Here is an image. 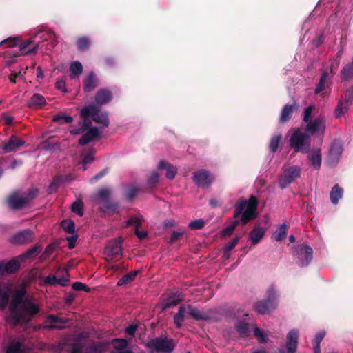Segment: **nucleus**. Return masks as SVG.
I'll return each mask as SVG.
<instances>
[{
    "instance_id": "27",
    "label": "nucleus",
    "mask_w": 353,
    "mask_h": 353,
    "mask_svg": "<svg viewBox=\"0 0 353 353\" xmlns=\"http://www.w3.org/2000/svg\"><path fill=\"white\" fill-rule=\"evenodd\" d=\"M98 85V79L93 72H90L83 79V90L89 92Z\"/></svg>"
},
{
    "instance_id": "15",
    "label": "nucleus",
    "mask_w": 353,
    "mask_h": 353,
    "mask_svg": "<svg viewBox=\"0 0 353 353\" xmlns=\"http://www.w3.org/2000/svg\"><path fill=\"white\" fill-rule=\"evenodd\" d=\"M34 194V193L32 192L24 194H12L8 197V203L13 209L23 208L29 203Z\"/></svg>"
},
{
    "instance_id": "35",
    "label": "nucleus",
    "mask_w": 353,
    "mask_h": 353,
    "mask_svg": "<svg viewBox=\"0 0 353 353\" xmlns=\"http://www.w3.org/2000/svg\"><path fill=\"white\" fill-rule=\"evenodd\" d=\"M296 108L297 105L296 103L285 105L281 111L280 121L284 123L289 121L292 117L294 110Z\"/></svg>"
},
{
    "instance_id": "2",
    "label": "nucleus",
    "mask_w": 353,
    "mask_h": 353,
    "mask_svg": "<svg viewBox=\"0 0 353 353\" xmlns=\"http://www.w3.org/2000/svg\"><path fill=\"white\" fill-rule=\"evenodd\" d=\"M316 110V107L314 105H310L304 109L303 112V122L305 123L304 130L310 137L316 136L322 141L326 129V119L321 114L313 117Z\"/></svg>"
},
{
    "instance_id": "8",
    "label": "nucleus",
    "mask_w": 353,
    "mask_h": 353,
    "mask_svg": "<svg viewBox=\"0 0 353 353\" xmlns=\"http://www.w3.org/2000/svg\"><path fill=\"white\" fill-rule=\"evenodd\" d=\"M301 168L299 165H290L283 168V172L279 179V185L281 189L285 188L288 185L294 182L301 176Z\"/></svg>"
},
{
    "instance_id": "51",
    "label": "nucleus",
    "mask_w": 353,
    "mask_h": 353,
    "mask_svg": "<svg viewBox=\"0 0 353 353\" xmlns=\"http://www.w3.org/2000/svg\"><path fill=\"white\" fill-rule=\"evenodd\" d=\"M71 209L73 212L79 216H82L83 214V203L80 200L75 201L71 205Z\"/></svg>"
},
{
    "instance_id": "39",
    "label": "nucleus",
    "mask_w": 353,
    "mask_h": 353,
    "mask_svg": "<svg viewBox=\"0 0 353 353\" xmlns=\"http://www.w3.org/2000/svg\"><path fill=\"white\" fill-rule=\"evenodd\" d=\"M110 190L107 188H103L97 192L95 194V200L102 206L109 201L110 196Z\"/></svg>"
},
{
    "instance_id": "5",
    "label": "nucleus",
    "mask_w": 353,
    "mask_h": 353,
    "mask_svg": "<svg viewBox=\"0 0 353 353\" xmlns=\"http://www.w3.org/2000/svg\"><path fill=\"white\" fill-rule=\"evenodd\" d=\"M53 36L54 32L52 30L47 29L43 26H39L34 30L30 39L24 41L19 44V50L21 52V54L23 55L34 54L39 47V44H37L33 48L29 49L27 52H25L26 48L34 41V39L39 37L42 41H44Z\"/></svg>"
},
{
    "instance_id": "46",
    "label": "nucleus",
    "mask_w": 353,
    "mask_h": 353,
    "mask_svg": "<svg viewBox=\"0 0 353 353\" xmlns=\"http://www.w3.org/2000/svg\"><path fill=\"white\" fill-rule=\"evenodd\" d=\"M138 272H139V271L134 270V271H132L131 272L124 275L123 277H121L119 280L117 285L121 286V285H125L127 283L132 282L135 279Z\"/></svg>"
},
{
    "instance_id": "62",
    "label": "nucleus",
    "mask_w": 353,
    "mask_h": 353,
    "mask_svg": "<svg viewBox=\"0 0 353 353\" xmlns=\"http://www.w3.org/2000/svg\"><path fill=\"white\" fill-rule=\"evenodd\" d=\"M183 235V232H177V231L174 232L171 236L169 243L173 244L176 241L180 239Z\"/></svg>"
},
{
    "instance_id": "25",
    "label": "nucleus",
    "mask_w": 353,
    "mask_h": 353,
    "mask_svg": "<svg viewBox=\"0 0 353 353\" xmlns=\"http://www.w3.org/2000/svg\"><path fill=\"white\" fill-rule=\"evenodd\" d=\"M266 294V300L270 303V305L272 304L276 307L280 296L277 287L274 284L269 285L267 288Z\"/></svg>"
},
{
    "instance_id": "38",
    "label": "nucleus",
    "mask_w": 353,
    "mask_h": 353,
    "mask_svg": "<svg viewBox=\"0 0 353 353\" xmlns=\"http://www.w3.org/2000/svg\"><path fill=\"white\" fill-rule=\"evenodd\" d=\"M69 72V75L71 79L79 77L83 72L81 63L78 61H72L70 65Z\"/></svg>"
},
{
    "instance_id": "13",
    "label": "nucleus",
    "mask_w": 353,
    "mask_h": 353,
    "mask_svg": "<svg viewBox=\"0 0 353 353\" xmlns=\"http://www.w3.org/2000/svg\"><path fill=\"white\" fill-rule=\"evenodd\" d=\"M105 259L108 261L117 260L122 255L121 240L117 239L110 241L104 250Z\"/></svg>"
},
{
    "instance_id": "53",
    "label": "nucleus",
    "mask_w": 353,
    "mask_h": 353,
    "mask_svg": "<svg viewBox=\"0 0 353 353\" xmlns=\"http://www.w3.org/2000/svg\"><path fill=\"white\" fill-rule=\"evenodd\" d=\"M19 37H9L6 39L0 42V46L3 44H6L9 48H13L17 46L19 44Z\"/></svg>"
},
{
    "instance_id": "11",
    "label": "nucleus",
    "mask_w": 353,
    "mask_h": 353,
    "mask_svg": "<svg viewBox=\"0 0 353 353\" xmlns=\"http://www.w3.org/2000/svg\"><path fill=\"white\" fill-rule=\"evenodd\" d=\"M107 344L97 341L88 346H84L79 342L72 343L70 353H102L105 351Z\"/></svg>"
},
{
    "instance_id": "63",
    "label": "nucleus",
    "mask_w": 353,
    "mask_h": 353,
    "mask_svg": "<svg viewBox=\"0 0 353 353\" xmlns=\"http://www.w3.org/2000/svg\"><path fill=\"white\" fill-rule=\"evenodd\" d=\"M239 239L240 237H235L225 245V248L227 249V250L228 251H231L236 245V244L239 241Z\"/></svg>"
},
{
    "instance_id": "18",
    "label": "nucleus",
    "mask_w": 353,
    "mask_h": 353,
    "mask_svg": "<svg viewBox=\"0 0 353 353\" xmlns=\"http://www.w3.org/2000/svg\"><path fill=\"white\" fill-rule=\"evenodd\" d=\"M331 84L332 77L327 72H323L316 87L315 93L325 97L330 92Z\"/></svg>"
},
{
    "instance_id": "16",
    "label": "nucleus",
    "mask_w": 353,
    "mask_h": 353,
    "mask_svg": "<svg viewBox=\"0 0 353 353\" xmlns=\"http://www.w3.org/2000/svg\"><path fill=\"white\" fill-rule=\"evenodd\" d=\"M34 238V233L30 230H23L14 234L10 238L9 241L14 245H23L33 241Z\"/></svg>"
},
{
    "instance_id": "48",
    "label": "nucleus",
    "mask_w": 353,
    "mask_h": 353,
    "mask_svg": "<svg viewBox=\"0 0 353 353\" xmlns=\"http://www.w3.org/2000/svg\"><path fill=\"white\" fill-rule=\"evenodd\" d=\"M341 77L343 80L347 81L353 77V66L347 64L343 67L341 72Z\"/></svg>"
},
{
    "instance_id": "42",
    "label": "nucleus",
    "mask_w": 353,
    "mask_h": 353,
    "mask_svg": "<svg viewBox=\"0 0 353 353\" xmlns=\"http://www.w3.org/2000/svg\"><path fill=\"white\" fill-rule=\"evenodd\" d=\"M325 336V330H320L318 332L312 341L314 353H321L320 344Z\"/></svg>"
},
{
    "instance_id": "3",
    "label": "nucleus",
    "mask_w": 353,
    "mask_h": 353,
    "mask_svg": "<svg viewBox=\"0 0 353 353\" xmlns=\"http://www.w3.org/2000/svg\"><path fill=\"white\" fill-rule=\"evenodd\" d=\"M257 206L258 201L254 196H251L248 201L241 197L236 203L234 216L238 218L241 216V221L245 224L256 217Z\"/></svg>"
},
{
    "instance_id": "22",
    "label": "nucleus",
    "mask_w": 353,
    "mask_h": 353,
    "mask_svg": "<svg viewBox=\"0 0 353 353\" xmlns=\"http://www.w3.org/2000/svg\"><path fill=\"white\" fill-rule=\"evenodd\" d=\"M307 154V160L310 165L314 170H319L322 162V155L320 149L310 150Z\"/></svg>"
},
{
    "instance_id": "37",
    "label": "nucleus",
    "mask_w": 353,
    "mask_h": 353,
    "mask_svg": "<svg viewBox=\"0 0 353 353\" xmlns=\"http://www.w3.org/2000/svg\"><path fill=\"white\" fill-rule=\"evenodd\" d=\"M350 105L343 100V98H341L334 112L335 118L338 119L344 115L350 109Z\"/></svg>"
},
{
    "instance_id": "7",
    "label": "nucleus",
    "mask_w": 353,
    "mask_h": 353,
    "mask_svg": "<svg viewBox=\"0 0 353 353\" xmlns=\"http://www.w3.org/2000/svg\"><path fill=\"white\" fill-rule=\"evenodd\" d=\"M81 116L85 119L92 117V120L103 127L109 125V119L106 112H101L95 104H90L81 108L80 111Z\"/></svg>"
},
{
    "instance_id": "36",
    "label": "nucleus",
    "mask_w": 353,
    "mask_h": 353,
    "mask_svg": "<svg viewBox=\"0 0 353 353\" xmlns=\"http://www.w3.org/2000/svg\"><path fill=\"white\" fill-rule=\"evenodd\" d=\"M183 300V294L176 292L171 294L164 302V307H174Z\"/></svg>"
},
{
    "instance_id": "59",
    "label": "nucleus",
    "mask_w": 353,
    "mask_h": 353,
    "mask_svg": "<svg viewBox=\"0 0 353 353\" xmlns=\"http://www.w3.org/2000/svg\"><path fill=\"white\" fill-rule=\"evenodd\" d=\"M47 322L50 324L65 323L66 319L59 318L54 315H49L47 316Z\"/></svg>"
},
{
    "instance_id": "21",
    "label": "nucleus",
    "mask_w": 353,
    "mask_h": 353,
    "mask_svg": "<svg viewBox=\"0 0 353 353\" xmlns=\"http://www.w3.org/2000/svg\"><path fill=\"white\" fill-rule=\"evenodd\" d=\"M10 285L6 282H0V309L4 310L9 301Z\"/></svg>"
},
{
    "instance_id": "40",
    "label": "nucleus",
    "mask_w": 353,
    "mask_h": 353,
    "mask_svg": "<svg viewBox=\"0 0 353 353\" xmlns=\"http://www.w3.org/2000/svg\"><path fill=\"white\" fill-rule=\"evenodd\" d=\"M253 334L260 343L266 344L269 341L268 334L256 325L253 327Z\"/></svg>"
},
{
    "instance_id": "29",
    "label": "nucleus",
    "mask_w": 353,
    "mask_h": 353,
    "mask_svg": "<svg viewBox=\"0 0 353 353\" xmlns=\"http://www.w3.org/2000/svg\"><path fill=\"white\" fill-rule=\"evenodd\" d=\"M186 314L196 320H207L210 317V315L208 312L199 310L191 305H188L186 308Z\"/></svg>"
},
{
    "instance_id": "58",
    "label": "nucleus",
    "mask_w": 353,
    "mask_h": 353,
    "mask_svg": "<svg viewBox=\"0 0 353 353\" xmlns=\"http://www.w3.org/2000/svg\"><path fill=\"white\" fill-rule=\"evenodd\" d=\"M341 98H343V100L351 105L353 102V87L348 88Z\"/></svg>"
},
{
    "instance_id": "45",
    "label": "nucleus",
    "mask_w": 353,
    "mask_h": 353,
    "mask_svg": "<svg viewBox=\"0 0 353 353\" xmlns=\"http://www.w3.org/2000/svg\"><path fill=\"white\" fill-rule=\"evenodd\" d=\"M186 314V307L184 306H181L178 313L176 314L174 317V323L177 327H181L183 321V318Z\"/></svg>"
},
{
    "instance_id": "41",
    "label": "nucleus",
    "mask_w": 353,
    "mask_h": 353,
    "mask_svg": "<svg viewBox=\"0 0 353 353\" xmlns=\"http://www.w3.org/2000/svg\"><path fill=\"white\" fill-rule=\"evenodd\" d=\"M22 342L19 340H13L7 347L6 353H23Z\"/></svg>"
},
{
    "instance_id": "43",
    "label": "nucleus",
    "mask_w": 353,
    "mask_h": 353,
    "mask_svg": "<svg viewBox=\"0 0 353 353\" xmlns=\"http://www.w3.org/2000/svg\"><path fill=\"white\" fill-rule=\"evenodd\" d=\"M287 232V225L283 223L279 225L278 228L274 231L272 237L277 241H281L285 236Z\"/></svg>"
},
{
    "instance_id": "57",
    "label": "nucleus",
    "mask_w": 353,
    "mask_h": 353,
    "mask_svg": "<svg viewBox=\"0 0 353 353\" xmlns=\"http://www.w3.org/2000/svg\"><path fill=\"white\" fill-rule=\"evenodd\" d=\"M55 88H56V89L60 90L63 93H67L68 90L65 86V78L57 79L55 82Z\"/></svg>"
},
{
    "instance_id": "19",
    "label": "nucleus",
    "mask_w": 353,
    "mask_h": 353,
    "mask_svg": "<svg viewBox=\"0 0 353 353\" xmlns=\"http://www.w3.org/2000/svg\"><path fill=\"white\" fill-rule=\"evenodd\" d=\"M25 142L15 136H12L7 142L2 144L0 148L4 153H11L15 152L23 145Z\"/></svg>"
},
{
    "instance_id": "23",
    "label": "nucleus",
    "mask_w": 353,
    "mask_h": 353,
    "mask_svg": "<svg viewBox=\"0 0 353 353\" xmlns=\"http://www.w3.org/2000/svg\"><path fill=\"white\" fill-rule=\"evenodd\" d=\"M87 130L88 131L83 133L79 141V143L81 145L88 144L99 137L100 132L98 128L90 126Z\"/></svg>"
},
{
    "instance_id": "30",
    "label": "nucleus",
    "mask_w": 353,
    "mask_h": 353,
    "mask_svg": "<svg viewBox=\"0 0 353 353\" xmlns=\"http://www.w3.org/2000/svg\"><path fill=\"white\" fill-rule=\"evenodd\" d=\"M141 224V219L136 216H131L127 221H126V227L133 225L136 228L135 229V234L140 239H143L146 236V233L144 232H141L138 230V228Z\"/></svg>"
},
{
    "instance_id": "61",
    "label": "nucleus",
    "mask_w": 353,
    "mask_h": 353,
    "mask_svg": "<svg viewBox=\"0 0 353 353\" xmlns=\"http://www.w3.org/2000/svg\"><path fill=\"white\" fill-rule=\"evenodd\" d=\"M159 179V173L156 171H153L152 172H151V174L148 178V183L150 185H154L158 182Z\"/></svg>"
},
{
    "instance_id": "44",
    "label": "nucleus",
    "mask_w": 353,
    "mask_h": 353,
    "mask_svg": "<svg viewBox=\"0 0 353 353\" xmlns=\"http://www.w3.org/2000/svg\"><path fill=\"white\" fill-rule=\"evenodd\" d=\"M236 330L241 336H246L249 334L248 323L245 321H239L236 323Z\"/></svg>"
},
{
    "instance_id": "28",
    "label": "nucleus",
    "mask_w": 353,
    "mask_h": 353,
    "mask_svg": "<svg viewBox=\"0 0 353 353\" xmlns=\"http://www.w3.org/2000/svg\"><path fill=\"white\" fill-rule=\"evenodd\" d=\"M275 308L276 307L272 304L270 305V303L266 299L259 301L254 304V310L259 314L268 313Z\"/></svg>"
},
{
    "instance_id": "55",
    "label": "nucleus",
    "mask_w": 353,
    "mask_h": 353,
    "mask_svg": "<svg viewBox=\"0 0 353 353\" xmlns=\"http://www.w3.org/2000/svg\"><path fill=\"white\" fill-rule=\"evenodd\" d=\"M239 223V221L236 220L233 221L230 225H228L226 228H225L222 232L221 235L223 236H229L232 234L234 230L236 227V225Z\"/></svg>"
},
{
    "instance_id": "14",
    "label": "nucleus",
    "mask_w": 353,
    "mask_h": 353,
    "mask_svg": "<svg viewBox=\"0 0 353 353\" xmlns=\"http://www.w3.org/2000/svg\"><path fill=\"white\" fill-rule=\"evenodd\" d=\"M192 180L198 187L206 188L211 185L214 178L209 171L199 170L193 173Z\"/></svg>"
},
{
    "instance_id": "32",
    "label": "nucleus",
    "mask_w": 353,
    "mask_h": 353,
    "mask_svg": "<svg viewBox=\"0 0 353 353\" xmlns=\"http://www.w3.org/2000/svg\"><path fill=\"white\" fill-rule=\"evenodd\" d=\"M343 189L338 184L332 187L330 192V199L333 205H336L339 203V200L343 198Z\"/></svg>"
},
{
    "instance_id": "34",
    "label": "nucleus",
    "mask_w": 353,
    "mask_h": 353,
    "mask_svg": "<svg viewBox=\"0 0 353 353\" xmlns=\"http://www.w3.org/2000/svg\"><path fill=\"white\" fill-rule=\"evenodd\" d=\"M265 234V230L261 227H256L250 232V240L252 245L260 242Z\"/></svg>"
},
{
    "instance_id": "4",
    "label": "nucleus",
    "mask_w": 353,
    "mask_h": 353,
    "mask_svg": "<svg viewBox=\"0 0 353 353\" xmlns=\"http://www.w3.org/2000/svg\"><path fill=\"white\" fill-rule=\"evenodd\" d=\"M288 144L295 152L307 153L311 148V137L303 129L296 128L289 136Z\"/></svg>"
},
{
    "instance_id": "50",
    "label": "nucleus",
    "mask_w": 353,
    "mask_h": 353,
    "mask_svg": "<svg viewBox=\"0 0 353 353\" xmlns=\"http://www.w3.org/2000/svg\"><path fill=\"white\" fill-rule=\"evenodd\" d=\"M281 134H276L272 137L270 142V150L271 152H275L277 150L281 143Z\"/></svg>"
},
{
    "instance_id": "54",
    "label": "nucleus",
    "mask_w": 353,
    "mask_h": 353,
    "mask_svg": "<svg viewBox=\"0 0 353 353\" xmlns=\"http://www.w3.org/2000/svg\"><path fill=\"white\" fill-rule=\"evenodd\" d=\"M205 225V221L203 219H199L192 221L189 223L188 227L192 230L201 229Z\"/></svg>"
},
{
    "instance_id": "64",
    "label": "nucleus",
    "mask_w": 353,
    "mask_h": 353,
    "mask_svg": "<svg viewBox=\"0 0 353 353\" xmlns=\"http://www.w3.org/2000/svg\"><path fill=\"white\" fill-rule=\"evenodd\" d=\"M72 288L74 290H85L88 291L89 288L84 285L82 283L80 282H74L72 284Z\"/></svg>"
},
{
    "instance_id": "17",
    "label": "nucleus",
    "mask_w": 353,
    "mask_h": 353,
    "mask_svg": "<svg viewBox=\"0 0 353 353\" xmlns=\"http://www.w3.org/2000/svg\"><path fill=\"white\" fill-rule=\"evenodd\" d=\"M343 152V144L339 141H334L329 151L327 163L331 165H336L339 161Z\"/></svg>"
},
{
    "instance_id": "47",
    "label": "nucleus",
    "mask_w": 353,
    "mask_h": 353,
    "mask_svg": "<svg viewBox=\"0 0 353 353\" xmlns=\"http://www.w3.org/2000/svg\"><path fill=\"white\" fill-rule=\"evenodd\" d=\"M90 125L91 121L88 119L84 118L80 128L71 130L70 133L74 135L83 134Z\"/></svg>"
},
{
    "instance_id": "26",
    "label": "nucleus",
    "mask_w": 353,
    "mask_h": 353,
    "mask_svg": "<svg viewBox=\"0 0 353 353\" xmlns=\"http://www.w3.org/2000/svg\"><path fill=\"white\" fill-rule=\"evenodd\" d=\"M94 152L95 150L93 148L85 149L81 152L80 157L81 164L82 165L83 170H85L87 166L93 162Z\"/></svg>"
},
{
    "instance_id": "24",
    "label": "nucleus",
    "mask_w": 353,
    "mask_h": 353,
    "mask_svg": "<svg viewBox=\"0 0 353 353\" xmlns=\"http://www.w3.org/2000/svg\"><path fill=\"white\" fill-rule=\"evenodd\" d=\"M157 168L160 170H165L166 177L170 180H172L178 172V169L176 166L165 161H159L157 165Z\"/></svg>"
},
{
    "instance_id": "52",
    "label": "nucleus",
    "mask_w": 353,
    "mask_h": 353,
    "mask_svg": "<svg viewBox=\"0 0 353 353\" xmlns=\"http://www.w3.org/2000/svg\"><path fill=\"white\" fill-rule=\"evenodd\" d=\"M90 39L86 37L79 38L77 41L78 49L81 51L85 50L90 46Z\"/></svg>"
},
{
    "instance_id": "31",
    "label": "nucleus",
    "mask_w": 353,
    "mask_h": 353,
    "mask_svg": "<svg viewBox=\"0 0 353 353\" xmlns=\"http://www.w3.org/2000/svg\"><path fill=\"white\" fill-rule=\"evenodd\" d=\"M43 279V284L45 285H56L59 284L62 286L66 285L67 283L68 282V279L67 276H62L60 278H57L55 275L50 274L46 277L42 278Z\"/></svg>"
},
{
    "instance_id": "33",
    "label": "nucleus",
    "mask_w": 353,
    "mask_h": 353,
    "mask_svg": "<svg viewBox=\"0 0 353 353\" xmlns=\"http://www.w3.org/2000/svg\"><path fill=\"white\" fill-rule=\"evenodd\" d=\"M46 103V101L44 97L36 93L31 97L28 102V106L34 109H39L42 108Z\"/></svg>"
},
{
    "instance_id": "60",
    "label": "nucleus",
    "mask_w": 353,
    "mask_h": 353,
    "mask_svg": "<svg viewBox=\"0 0 353 353\" xmlns=\"http://www.w3.org/2000/svg\"><path fill=\"white\" fill-rule=\"evenodd\" d=\"M103 208L106 211L117 212L118 210V205L117 203H112L108 201L103 205Z\"/></svg>"
},
{
    "instance_id": "49",
    "label": "nucleus",
    "mask_w": 353,
    "mask_h": 353,
    "mask_svg": "<svg viewBox=\"0 0 353 353\" xmlns=\"http://www.w3.org/2000/svg\"><path fill=\"white\" fill-rule=\"evenodd\" d=\"M61 225L67 233L74 234L75 226L73 221L70 220H63L61 221Z\"/></svg>"
},
{
    "instance_id": "9",
    "label": "nucleus",
    "mask_w": 353,
    "mask_h": 353,
    "mask_svg": "<svg viewBox=\"0 0 353 353\" xmlns=\"http://www.w3.org/2000/svg\"><path fill=\"white\" fill-rule=\"evenodd\" d=\"M294 256L299 266H307L312 259L313 250L307 245H297L294 247Z\"/></svg>"
},
{
    "instance_id": "20",
    "label": "nucleus",
    "mask_w": 353,
    "mask_h": 353,
    "mask_svg": "<svg viewBox=\"0 0 353 353\" xmlns=\"http://www.w3.org/2000/svg\"><path fill=\"white\" fill-rule=\"evenodd\" d=\"M112 92L108 88L99 89L95 96L94 101L98 105H103L112 100Z\"/></svg>"
},
{
    "instance_id": "6",
    "label": "nucleus",
    "mask_w": 353,
    "mask_h": 353,
    "mask_svg": "<svg viewBox=\"0 0 353 353\" xmlns=\"http://www.w3.org/2000/svg\"><path fill=\"white\" fill-rule=\"evenodd\" d=\"M37 250L38 247L35 245L29 249L26 252L23 253L22 254L18 256L17 257L10 260L7 263L4 261H0V275L3 274L5 273H14L19 268L20 264L22 261H24L28 259L32 258L33 256L36 254Z\"/></svg>"
},
{
    "instance_id": "1",
    "label": "nucleus",
    "mask_w": 353,
    "mask_h": 353,
    "mask_svg": "<svg viewBox=\"0 0 353 353\" xmlns=\"http://www.w3.org/2000/svg\"><path fill=\"white\" fill-rule=\"evenodd\" d=\"M39 312L40 307L36 298L33 295H28L26 286L23 285L12 294L6 320L14 325L28 323Z\"/></svg>"
},
{
    "instance_id": "56",
    "label": "nucleus",
    "mask_w": 353,
    "mask_h": 353,
    "mask_svg": "<svg viewBox=\"0 0 353 353\" xmlns=\"http://www.w3.org/2000/svg\"><path fill=\"white\" fill-rule=\"evenodd\" d=\"M72 117L71 116H65L62 114H56L53 116V121L58 122L59 123H70L72 121Z\"/></svg>"
},
{
    "instance_id": "12",
    "label": "nucleus",
    "mask_w": 353,
    "mask_h": 353,
    "mask_svg": "<svg viewBox=\"0 0 353 353\" xmlns=\"http://www.w3.org/2000/svg\"><path fill=\"white\" fill-rule=\"evenodd\" d=\"M299 331L298 329L290 330L286 335L285 350L280 348L278 353H296L298 346Z\"/></svg>"
},
{
    "instance_id": "10",
    "label": "nucleus",
    "mask_w": 353,
    "mask_h": 353,
    "mask_svg": "<svg viewBox=\"0 0 353 353\" xmlns=\"http://www.w3.org/2000/svg\"><path fill=\"white\" fill-rule=\"evenodd\" d=\"M147 346L152 352L156 353H172L174 347L173 340L166 337L153 339Z\"/></svg>"
}]
</instances>
